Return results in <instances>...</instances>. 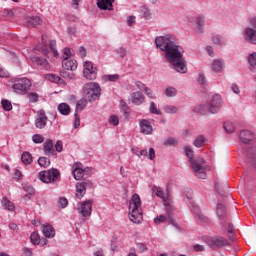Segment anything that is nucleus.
I'll list each match as a JSON object with an SVG mask.
<instances>
[{
	"mask_svg": "<svg viewBox=\"0 0 256 256\" xmlns=\"http://www.w3.org/2000/svg\"><path fill=\"white\" fill-rule=\"evenodd\" d=\"M184 151L189 159L191 169L194 171L196 177H198V179H207V171L205 170V166H203L205 165V159H194L193 157H195V152L191 146H185Z\"/></svg>",
	"mask_w": 256,
	"mask_h": 256,
	"instance_id": "obj_3",
	"label": "nucleus"
},
{
	"mask_svg": "<svg viewBox=\"0 0 256 256\" xmlns=\"http://www.w3.org/2000/svg\"><path fill=\"white\" fill-rule=\"evenodd\" d=\"M43 47L41 48L42 53L45 57H49V48H47V42H45V36H42Z\"/></svg>",
	"mask_w": 256,
	"mask_h": 256,
	"instance_id": "obj_52",
	"label": "nucleus"
},
{
	"mask_svg": "<svg viewBox=\"0 0 256 256\" xmlns=\"http://www.w3.org/2000/svg\"><path fill=\"white\" fill-rule=\"evenodd\" d=\"M193 145L194 147H197V148L203 147V145H205V136L203 135L197 136L193 141Z\"/></svg>",
	"mask_w": 256,
	"mask_h": 256,
	"instance_id": "obj_36",
	"label": "nucleus"
},
{
	"mask_svg": "<svg viewBox=\"0 0 256 256\" xmlns=\"http://www.w3.org/2000/svg\"><path fill=\"white\" fill-rule=\"evenodd\" d=\"M131 101L133 105H141L145 101V96L141 92H133L131 94Z\"/></svg>",
	"mask_w": 256,
	"mask_h": 256,
	"instance_id": "obj_25",
	"label": "nucleus"
},
{
	"mask_svg": "<svg viewBox=\"0 0 256 256\" xmlns=\"http://www.w3.org/2000/svg\"><path fill=\"white\" fill-rule=\"evenodd\" d=\"M244 39L247 41V43H250L251 45H256V31L255 28L246 27L244 29Z\"/></svg>",
	"mask_w": 256,
	"mask_h": 256,
	"instance_id": "obj_17",
	"label": "nucleus"
},
{
	"mask_svg": "<svg viewBox=\"0 0 256 256\" xmlns=\"http://www.w3.org/2000/svg\"><path fill=\"white\" fill-rule=\"evenodd\" d=\"M1 205L6 211H15V204H13L7 197L2 198Z\"/></svg>",
	"mask_w": 256,
	"mask_h": 256,
	"instance_id": "obj_27",
	"label": "nucleus"
},
{
	"mask_svg": "<svg viewBox=\"0 0 256 256\" xmlns=\"http://www.w3.org/2000/svg\"><path fill=\"white\" fill-rule=\"evenodd\" d=\"M196 31L197 33H199L200 35H203V33H205V18L198 16L196 17Z\"/></svg>",
	"mask_w": 256,
	"mask_h": 256,
	"instance_id": "obj_26",
	"label": "nucleus"
},
{
	"mask_svg": "<svg viewBox=\"0 0 256 256\" xmlns=\"http://www.w3.org/2000/svg\"><path fill=\"white\" fill-rule=\"evenodd\" d=\"M223 103V100L221 99V95L216 94L212 97V101L208 103L207 105L202 104L194 108V113H200V115H207L208 113H211L212 115H215L221 109V105Z\"/></svg>",
	"mask_w": 256,
	"mask_h": 256,
	"instance_id": "obj_5",
	"label": "nucleus"
},
{
	"mask_svg": "<svg viewBox=\"0 0 256 256\" xmlns=\"http://www.w3.org/2000/svg\"><path fill=\"white\" fill-rule=\"evenodd\" d=\"M1 105L4 109V111H11L13 109V105L11 104V101L3 99L1 101Z\"/></svg>",
	"mask_w": 256,
	"mask_h": 256,
	"instance_id": "obj_46",
	"label": "nucleus"
},
{
	"mask_svg": "<svg viewBox=\"0 0 256 256\" xmlns=\"http://www.w3.org/2000/svg\"><path fill=\"white\" fill-rule=\"evenodd\" d=\"M206 243L211 247V249H217L225 245H227L228 247L231 246V243H229V240H227L225 237H219V236L207 238Z\"/></svg>",
	"mask_w": 256,
	"mask_h": 256,
	"instance_id": "obj_11",
	"label": "nucleus"
},
{
	"mask_svg": "<svg viewBox=\"0 0 256 256\" xmlns=\"http://www.w3.org/2000/svg\"><path fill=\"white\" fill-rule=\"evenodd\" d=\"M223 37H221V35H214L212 37V43H214V45H223Z\"/></svg>",
	"mask_w": 256,
	"mask_h": 256,
	"instance_id": "obj_55",
	"label": "nucleus"
},
{
	"mask_svg": "<svg viewBox=\"0 0 256 256\" xmlns=\"http://www.w3.org/2000/svg\"><path fill=\"white\" fill-rule=\"evenodd\" d=\"M239 137L240 141H242L245 144L255 141V133L249 130L240 131Z\"/></svg>",
	"mask_w": 256,
	"mask_h": 256,
	"instance_id": "obj_19",
	"label": "nucleus"
},
{
	"mask_svg": "<svg viewBox=\"0 0 256 256\" xmlns=\"http://www.w3.org/2000/svg\"><path fill=\"white\" fill-rule=\"evenodd\" d=\"M144 92L146 93L147 97L150 99H154L153 91L149 87L144 88Z\"/></svg>",
	"mask_w": 256,
	"mask_h": 256,
	"instance_id": "obj_63",
	"label": "nucleus"
},
{
	"mask_svg": "<svg viewBox=\"0 0 256 256\" xmlns=\"http://www.w3.org/2000/svg\"><path fill=\"white\" fill-rule=\"evenodd\" d=\"M152 197H161V188L157 186L152 187Z\"/></svg>",
	"mask_w": 256,
	"mask_h": 256,
	"instance_id": "obj_57",
	"label": "nucleus"
},
{
	"mask_svg": "<svg viewBox=\"0 0 256 256\" xmlns=\"http://www.w3.org/2000/svg\"><path fill=\"white\" fill-rule=\"evenodd\" d=\"M216 215L220 221V225L225 227V225H227V208L225 207V204H217Z\"/></svg>",
	"mask_w": 256,
	"mask_h": 256,
	"instance_id": "obj_14",
	"label": "nucleus"
},
{
	"mask_svg": "<svg viewBox=\"0 0 256 256\" xmlns=\"http://www.w3.org/2000/svg\"><path fill=\"white\" fill-rule=\"evenodd\" d=\"M21 161L25 165H31L33 163V156L29 152H24L21 156Z\"/></svg>",
	"mask_w": 256,
	"mask_h": 256,
	"instance_id": "obj_34",
	"label": "nucleus"
},
{
	"mask_svg": "<svg viewBox=\"0 0 256 256\" xmlns=\"http://www.w3.org/2000/svg\"><path fill=\"white\" fill-rule=\"evenodd\" d=\"M140 157H147L150 161H153L155 159V149L149 148V153L147 149L140 150Z\"/></svg>",
	"mask_w": 256,
	"mask_h": 256,
	"instance_id": "obj_29",
	"label": "nucleus"
},
{
	"mask_svg": "<svg viewBox=\"0 0 256 256\" xmlns=\"http://www.w3.org/2000/svg\"><path fill=\"white\" fill-rule=\"evenodd\" d=\"M51 83H63V79L59 77L57 74H47L45 77Z\"/></svg>",
	"mask_w": 256,
	"mask_h": 256,
	"instance_id": "obj_37",
	"label": "nucleus"
},
{
	"mask_svg": "<svg viewBox=\"0 0 256 256\" xmlns=\"http://www.w3.org/2000/svg\"><path fill=\"white\" fill-rule=\"evenodd\" d=\"M247 157L252 167H256V146L247 148Z\"/></svg>",
	"mask_w": 256,
	"mask_h": 256,
	"instance_id": "obj_23",
	"label": "nucleus"
},
{
	"mask_svg": "<svg viewBox=\"0 0 256 256\" xmlns=\"http://www.w3.org/2000/svg\"><path fill=\"white\" fill-rule=\"evenodd\" d=\"M43 151L47 157H53V155H55V149H53V140L47 139L44 142Z\"/></svg>",
	"mask_w": 256,
	"mask_h": 256,
	"instance_id": "obj_21",
	"label": "nucleus"
},
{
	"mask_svg": "<svg viewBox=\"0 0 256 256\" xmlns=\"http://www.w3.org/2000/svg\"><path fill=\"white\" fill-rule=\"evenodd\" d=\"M23 190L28 193V195H35V188L29 184L23 185Z\"/></svg>",
	"mask_w": 256,
	"mask_h": 256,
	"instance_id": "obj_50",
	"label": "nucleus"
},
{
	"mask_svg": "<svg viewBox=\"0 0 256 256\" xmlns=\"http://www.w3.org/2000/svg\"><path fill=\"white\" fill-rule=\"evenodd\" d=\"M55 149L58 153H61V151H63V142L61 140H58L56 142Z\"/></svg>",
	"mask_w": 256,
	"mask_h": 256,
	"instance_id": "obj_62",
	"label": "nucleus"
},
{
	"mask_svg": "<svg viewBox=\"0 0 256 256\" xmlns=\"http://www.w3.org/2000/svg\"><path fill=\"white\" fill-rule=\"evenodd\" d=\"M119 74H108L103 76L104 81H110L111 83H115L116 81H119Z\"/></svg>",
	"mask_w": 256,
	"mask_h": 256,
	"instance_id": "obj_42",
	"label": "nucleus"
},
{
	"mask_svg": "<svg viewBox=\"0 0 256 256\" xmlns=\"http://www.w3.org/2000/svg\"><path fill=\"white\" fill-rule=\"evenodd\" d=\"M87 187H91V181L85 180L76 183V196L78 199H82L87 193Z\"/></svg>",
	"mask_w": 256,
	"mask_h": 256,
	"instance_id": "obj_15",
	"label": "nucleus"
},
{
	"mask_svg": "<svg viewBox=\"0 0 256 256\" xmlns=\"http://www.w3.org/2000/svg\"><path fill=\"white\" fill-rule=\"evenodd\" d=\"M32 141L33 143H36V144L43 143V141H45V137H43V135L41 134H34L32 136Z\"/></svg>",
	"mask_w": 256,
	"mask_h": 256,
	"instance_id": "obj_49",
	"label": "nucleus"
},
{
	"mask_svg": "<svg viewBox=\"0 0 256 256\" xmlns=\"http://www.w3.org/2000/svg\"><path fill=\"white\" fill-rule=\"evenodd\" d=\"M12 89L20 95H25L31 89V80L20 78L12 85Z\"/></svg>",
	"mask_w": 256,
	"mask_h": 256,
	"instance_id": "obj_9",
	"label": "nucleus"
},
{
	"mask_svg": "<svg viewBox=\"0 0 256 256\" xmlns=\"http://www.w3.org/2000/svg\"><path fill=\"white\" fill-rule=\"evenodd\" d=\"M26 97L29 103H37L39 101V94H37V92H28Z\"/></svg>",
	"mask_w": 256,
	"mask_h": 256,
	"instance_id": "obj_39",
	"label": "nucleus"
},
{
	"mask_svg": "<svg viewBox=\"0 0 256 256\" xmlns=\"http://www.w3.org/2000/svg\"><path fill=\"white\" fill-rule=\"evenodd\" d=\"M161 47V51L165 52L166 59L171 63L174 71L182 74L187 73V61H185L182 52L179 51V46L173 41V35H162Z\"/></svg>",
	"mask_w": 256,
	"mask_h": 256,
	"instance_id": "obj_1",
	"label": "nucleus"
},
{
	"mask_svg": "<svg viewBox=\"0 0 256 256\" xmlns=\"http://www.w3.org/2000/svg\"><path fill=\"white\" fill-rule=\"evenodd\" d=\"M164 95H166V97H177V88L168 86L164 90Z\"/></svg>",
	"mask_w": 256,
	"mask_h": 256,
	"instance_id": "obj_35",
	"label": "nucleus"
},
{
	"mask_svg": "<svg viewBox=\"0 0 256 256\" xmlns=\"http://www.w3.org/2000/svg\"><path fill=\"white\" fill-rule=\"evenodd\" d=\"M38 164L40 165V167H49L51 165V160H49V158L47 157H39Z\"/></svg>",
	"mask_w": 256,
	"mask_h": 256,
	"instance_id": "obj_44",
	"label": "nucleus"
},
{
	"mask_svg": "<svg viewBox=\"0 0 256 256\" xmlns=\"http://www.w3.org/2000/svg\"><path fill=\"white\" fill-rule=\"evenodd\" d=\"M49 49L52 52L54 57H59V52L57 51V41L50 40L49 41Z\"/></svg>",
	"mask_w": 256,
	"mask_h": 256,
	"instance_id": "obj_38",
	"label": "nucleus"
},
{
	"mask_svg": "<svg viewBox=\"0 0 256 256\" xmlns=\"http://www.w3.org/2000/svg\"><path fill=\"white\" fill-rule=\"evenodd\" d=\"M223 188H221V183L216 182L215 183V189L217 190V193L219 195H225L226 191H227V184H223L222 185Z\"/></svg>",
	"mask_w": 256,
	"mask_h": 256,
	"instance_id": "obj_43",
	"label": "nucleus"
},
{
	"mask_svg": "<svg viewBox=\"0 0 256 256\" xmlns=\"http://www.w3.org/2000/svg\"><path fill=\"white\" fill-rule=\"evenodd\" d=\"M163 111L167 115H175L179 112V107L174 106V105H164Z\"/></svg>",
	"mask_w": 256,
	"mask_h": 256,
	"instance_id": "obj_28",
	"label": "nucleus"
},
{
	"mask_svg": "<svg viewBox=\"0 0 256 256\" xmlns=\"http://www.w3.org/2000/svg\"><path fill=\"white\" fill-rule=\"evenodd\" d=\"M141 13H142V17H144V19H151V10H149V8H147L145 6L142 7Z\"/></svg>",
	"mask_w": 256,
	"mask_h": 256,
	"instance_id": "obj_51",
	"label": "nucleus"
},
{
	"mask_svg": "<svg viewBox=\"0 0 256 256\" xmlns=\"http://www.w3.org/2000/svg\"><path fill=\"white\" fill-rule=\"evenodd\" d=\"M83 95L88 101H95L101 96V86L97 82H89L83 85Z\"/></svg>",
	"mask_w": 256,
	"mask_h": 256,
	"instance_id": "obj_7",
	"label": "nucleus"
},
{
	"mask_svg": "<svg viewBox=\"0 0 256 256\" xmlns=\"http://www.w3.org/2000/svg\"><path fill=\"white\" fill-rule=\"evenodd\" d=\"M165 147H177L179 140L177 138L170 137L164 142Z\"/></svg>",
	"mask_w": 256,
	"mask_h": 256,
	"instance_id": "obj_40",
	"label": "nucleus"
},
{
	"mask_svg": "<svg viewBox=\"0 0 256 256\" xmlns=\"http://www.w3.org/2000/svg\"><path fill=\"white\" fill-rule=\"evenodd\" d=\"M190 211L194 213L196 219H199L201 223H205L207 221V217H205V215L201 213V209L199 208V206L195 204H190Z\"/></svg>",
	"mask_w": 256,
	"mask_h": 256,
	"instance_id": "obj_22",
	"label": "nucleus"
},
{
	"mask_svg": "<svg viewBox=\"0 0 256 256\" xmlns=\"http://www.w3.org/2000/svg\"><path fill=\"white\" fill-rule=\"evenodd\" d=\"M87 107V99H81L77 102L75 113L83 111Z\"/></svg>",
	"mask_w": 256,
	"mask_h": 256,
	"instance_id": "obj_41",
	"label": "nucleus"
},
{
	"mask_svg": "<svg viewBox=\"0 0 256 256\" xmlns=\"http://www.w3.org/2000/svg\"><path fill=\"white\" fill-rule=\"evenodd\" d=\"M250 27L256 31V16L249 19Z\"/></svg>",
	"mask_w": 256,
	"mask_h": 256,
	"instance_id": "obj_64",
	"label": "nucleus"
},
{
	"mask_svg": "<svg viewBox=\"0 0 256 256\" xmlns=\"http://www.w3.org/2000/svg\"><path fill=\"white\" fill-rule=\"evenodd\" d=\"M224 129L226 133H233L235 131V125L232 122H225Z\"/></svg>",
	"mask_w": 256,
	"mask_h": 256,
	"instance_id": "obj_48",
	"label": "nucleus"
},
{
	"mask_svg": "<svg viewBox=\"0 0 256 256\" xmlns=\"http://www.w3.org/2000/svg\"><path fill=\"white\" fill-rule=\"evenodd\" d=\"M248 63L251 67H254V69H256V52L249 54Z\"/></svg>",
	"mask_w": 256,
	"mask_h": 256,
	"instance_id": "obj_47",
	"label": "nucleus"
},
{
	"mask_svg": "<svg viewBox=\"0 0 256 256\" xmlns=\"http://www.w3.org/2000/svg\"><path fill=\"white\" fill-rule=\"evenodd\" d=\"M149 109H150V113H153L154 115H159V110L157 109L155 102H151Z\"/></svg>",
	"mask_w": 256,
	"mask_h": 256,
	"instance_id": "obj_59",
	"label": "nucleus"
},
{
	"mask_svg": "<svg viewBox=\"0 0 256 256\" xmlns=\"http://www.w3.org/2000/svg\"><path fill=\"white\" fill-rule=\"evenodd\" d=\"M129 219L132 223L139 225L143 221V211L141 210V197L133 194L129 201Z\"/></svg>",
	"mask_w": 256,
	"mask_h": 256,
	"instance_id": "obj_4",
	"label": "nucleus"
},
{
	"mask_svg": "<svg viewBox=\"0 0 256 256\" xmlns=\"http://www.w3.org/2000/svg\"><path fill=\"white\" fill-rule=\"evenodd\" d=\"M58 111L61 115H69L71 113V107L67 103H61L58 105Z\"/></svg>",
	"mask_w": 256,
	"mask_h": 256,
	"instance_id": "obj_33",
	"label": "nucleus"
},
{
	"mask_svg": "<svg viewBox=\"0 0 256 256\" xmlns=\"http://www.w3.org/2000/svg\"><path fill=\"white\" fill-rule=\"evenodd\" d=\"M83 67V75L85 79H88L89 81H95V79H97V68L93 67V63L86 61L84 62Z\"/></svg>",
	"mask_w": 256,
	"mask_h": 256,
	"instance_id": "obj_12",
	"label": "nucleus"
},
{
	"mask_svg": "<svg viewBox=\"0 0 256 256\" xmlns=\"http://www.w3.org/2000/svg\"><path fill=\"white\" fill-rule=\"evenodd\" d=\"M47 121H49V118L45 110H38L35 118V127L37 129H45V127H47Z\"/></svg>",
	"mask_w": 256,
	"mask_h": 256,
	"instance_id": "obj_13",
	"label": "nucleus"
},
{
	"mask_svg": "<svg viewBox=\"0 0 256 256\" xmlns=\"http://www.w3.org/2000/svg\"><path fill=\"white\" fill-rule=\"evenodd\" d=\"M38 179H40L42 183L55 185V183L61 179V172L57 170V168H50L48 170L40 171L38 174Z\"/></svg>",
	"mask_w": 256,
	"mask_h": 256,
	"instance_id": "obj_6",
	"label": "nucleus"
},
{
	"mask_svg": "<svg viewBox=\"0 0 256 256\" xmlns=\"http://www.w3.org/2000/svg\"><path fill=\"white\" fill-rule=\"evenodd\" d=\"M113 3L115 0H97V7L102 11H113Z\"/></svg>",
	"mask_w": 256,
	"mask_h": 256,
	"instance_id": "obj_20",
	"label": "nucleus"
},
{
	"mask_svg": "<svg viewBox=\"0 0 256 256\" xmlns=\"http://www.w3.org/2000/svg\"><path fill=\"white\" fill-rule=\"evenodd\" d=\"M213 71H216L217 73H221L223 69H225V62L222 60H215L212 64Z\"/></svg>",
	"mask_w": 256,
	"mask_h": 256,
	"instance_id": "obj_31",
	"label": "nucleus"
},
{
	"mask_svg": "<svg viewBox=\"0 0 256 256\" xmlns=\"http://www.w3.org/2000/svg\"><path fill=\"white\" fill-rule=\"evenodd\" d=\"M116 53H117V55H119V57L123 58L127 55V50L125 48L121 47L116 50Z\"/></svg>",
	"mask_w": 256,
	"mask_h": 256,
	"instance_id": "obj_61",
	"label": "nucleus"
},
{
	"mask_svg": "<svg viewBox=\"0 0 256 256\" xmlns=\"http://www.w3.org/2000/svg\"><path fill=\"white\" fill-rule=\"evenodd\" d=\"M30 61L33 65H37V67H42V69H51V65H49V61L41 56H30Z\"/></svg>",
	"mask_w": 256,
	"mask_h": 256,
	"instance_id": "obj_16",
	"label": "nucleus"
},
{
	"mask_svg": "<svg viewBox=\"0 0 256 256\" xmlns=\"http://www.w3.org/2000/svg\"><path fill=\"white\" fill-rule=\"evenodd\" d=\"M120 107L124 114L129 113V106L127 105V102L121 100L120 101Z\"/></svg>",
	"mask_w": 256,
	"mask_h": 256,
	"instance_id": "obj_58",
	"label": "nucleus"
},
{
	"mask_svg": "<svg viewBox=\"0 0 256 256\" xmlns=\"http://www.w3.org/2000/svg\"><path fill=\"white\" fill-rule=\"evenodd\" d=\"M161 199L165 211V213L161 215V223L168 221L170 225L178 227L177 221L175 220V213L173 212L175 208L173 206V197L171 193H169V185H167L166 191L162 192Z\"/></svg>",
	"mask_w": 256,
	"mask_h": 256,
	"instance_id": "obj_2",
	"label": "nucleus"
},
{
	"mask_svg": "<svg viewBox=\"0 0 256 256\" xmlns=\"http://www.w3.org/2000/svg\"><path fill=\"white\" fill-rule=\"evenodd\" d=\"M199 85H205L207 78H205V74L200 73L197 79Z\"/></svg>",
	"mask_w": 256,
	"mask_h": 256,
	"instance_id": "obj_60",
	"label": "nucleus"
},
{
	"mask_svg": "<svg viewBox=\"0 0 256 256\" xmlns=\"http://www.w3.org/2000/svg\"><path fill=\"white\" fill-rule=\"evenodd\" d=\"M30 241H31L32 245H39V243H41V238L39 237L38 233L33 232L30 235Z\"/></svg>",
	"mask_w": 256,
	"mask_h": 256,
	"instance_id": "obj_45",
	"label": "nucleus"
},
{
	"mask_svg": "<svg viewBox=\"0 0 256 256\" xmlns=\"http://www.w3.org/2000/svg\"><path fill=\"white\" fill-rule=\"evenodd\" d=\"M42 233L44 237H47L48 239H53V237H55V229L51 224L43 225Z\"/></svg>",
	"mask_w": 256,
	"mask_h": 256,
	"instance_id": "obj_24",
	"label": "nucleus"
},
{
	"mask_svg": "<svg viewBox=\"0 0 256 256\" xmlns=\"http://www.w3.org/2000/svg\"><path fill=\"white\" fill-rule=\"evenodd\" d=\"M71 57V49L70 48H64L62 50V67L66 71H75L77 70V60L75 59H69Z\"/></svg>",
	"mask_w": 256,
	"mask_h": 256,
	"instance_id": "obj_8",
	"label": "nucleus"
},
{
	"mask_svg": "<svg viewBox=\"0 0 256 256\" xmlns=\"http://www.w3.org/2000/svg\"><path fill=\"white\" fill-rule=\"evenodd\" d=\"M108 123H110V125H119V117L115 116V115H112L109 117L108 119Z\"/></svg>",
	"mask_w": 256,
	"mask_h": 256,
	"instance_id": "obj_56",
	"label": "nucleus"
},
{
	"mask_svg": "<svg viewBox=\"0 0 256 256\" xmlns=\"http://www.w3.org/2000/svg\"><path fill=\"white\" fill-rule=\"evenodd\" d=\"M37 25H41V18L39 16H32L27 20L28 27H37Z\"/></svg>",
	"mask_w": 256,
	"mask_h": 256,
	"instance_id": "obj_32",
	"label": "nucleus"
},
{
	"mask_svg": "<svg viewBox=\"0 0 256 256\" xmlns=\"http://www.w3.org/2000/svg\"><path fill=\"white\" fill-rule=\"evenodd\" d=\"M77 211L82 217H91V213L93 211V201L85 200L83 202H79Z\"/></svg>",
	"mask_w": 256,
	"mask_h": 256,
	"instance_id": "obj_10",
	"label": "nucleus"
},
{
	"mask_svg": "<svg viewBox=\"0 0 256 256\" xmlns=\"http://www.w3.org/2000/svg\"><path fill=\"white\" fill-rule=\"evenodd\" d=\"M85 173V170H83L81 167L76 166L73 171H72V175L74 177V179H76V181H80V179H83V175Z\"/></svg>",
	"mask_w": 256,
	"mask_h": 256,
	"instance_id": "obj_30",
	"label": "nucleus"
},
{
	"mask_svg": "<svg viewBox=\"0 0 256 256\" xmlns=\"http://www.w3.org/2000/svg\"><path fill=\"white\" fill-rule=\"evenodd\" d=\"M74 129H79L80 125H81V117L79 116V112H75L74 113Z\"/></svg>",
	"mask_w": 256,
	"mask_h": 256,
	"instance_id": "obj_53",
	"label": "nucleus"
},
{
	"mask_svg": "<svg viewBox=\"0 0 256 256\" xmlns=\"http://www.w3.org/2000/svg\"><path fill=\"white\" fill-rule=\"evenodd\" d=\"M58 205L62 209H65V207H67V205H69V200H67V198H65V197H61L58 199Z\"/></svg>",
	"mask_w": 256,
	"mask_h": 256,
	"instance_id": "obj_54",
	"label": "nucleus"
},
{
	"mask_svg": "<svg viewBox=\"0 0 256 256\" xmlns=\"http://www.w3.org/2000/svg\"><path fill=\"white\" fill-rule=\"evenodd\" d=\"M140 133L143 135H151L153 133V126H151V122L147 119H142L139 122Z\"/></svg>",
	"mask_w": 256,
	"mask_h": 256,
	"instance_id": "obj_18",
	"label": "nucleus"
}]
</instances>
